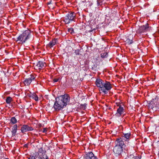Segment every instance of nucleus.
<instances>
[{
  "label": "nucleus",
  "mask_w": 159,
  "mask_h": 159,
  "mask_svg": "<svg viewBox=\"0 0 159 159\" xmlns=\"http://www.w3.org/2000/svg\"><path fill=\"white\" fill-rule=\"evenodd\" d=\"M56 98V101L54 102L53 107L55 109H61L69 103L70 97L67 95H61L58 98Z\"/></svg>",
  "instance_id": "obj_1"
},
{
  "label": "nucleus",
  "mask_w": 159,
  "mask_h": 159,
  "mask_svg": "<svg viewBox=\"0 0 159 159\" xmlns=\"http://www.w3.org/2000/svg\"><path fill=\"white\" fill-rule=\"evenodd\" d=\"M32 32L29 30H26L20 34L16 38V42L20 41L22 44L26 43L27 41L34 40V37Z\"/></svg>",
  "instance_id": "obj_2"
},
{
  "label": "nucleus",
  "mask_w": 159,
  "mask_h": 159,
  "mask_svg": "<svg viewBox=\"0 0 159 159\" xmlns=\"http://www.w3.org/2000/svg\"><path fill=\"white\" fill-rule=\"evenodd\" d=\"M122 143V142H120L116 139L115 141L116 145L113 148V152L116 156L121 154L123 151V148L126 151H127L130 148L129 144H127V147H126L125 144Z\"/></svg>",
  "instance_id": "obj_3"
},
{
  "label": "nucleus",
  "mask_w": 159,
  "mask_h": 159,
  "mask_svg": "<svg viewBox=\"0 0 159 159\" xmlns=\"http://www.w3.org/2000/svg\"><path fill=\"white\" fill-rule=\"evenodd\" d=\"M76 13L72 12L66 14L64 17L63 21L66 24H68L72 21H75Z\"/></svg>",
  "instance_id": "obj_4"
},
{
  "label": "nucleus",
  "mask_w": 159,
  "mask_h": 159,
  "mask_svg": "<svg viewBox=\"0 0 159 159\" xmlns=\"http://www.w3.org/2000/svg\"><path fill=\"white\" fill-rule=\"evenodd\" d=\"M101 89H99L100 91L102 92L104 94H105L108 93V91L112 88L111 85L109 82L105 81V82L103 85Z\"/></svg>",
  "instance_id": "obj_5"
},
{
  "label": "nucleus",
  "mask_w": 159,
  "mask_h": 159,
  "mask_svg": "<svg viewBox=\"0 0 159 159\" xmlns=\"http://www.w3.org/2000/svg\"><path fill=\"white\" fill-rule=\"evenodd\" d=\"M151 30H152V27L149 26L148 24L147 23L145 25L140 26L138 31L139 33L143 34H146L147 31H149Z\"/></svg>",
  "instance_id": "obj_6"
},
{
  "label": "nucleus",
  "mask_w": 159,
  "mask_h": 159,
  "mask_svg": "<svg viewBox=\"0 0 159 159\" xmlns=\"http://www.w3.org/2000/svg\"><path fill=\"white\" fill-rule=\"evenodd\" d=\"M130 136L131 134L129 133H123L120 137L117 139H116L120 142H122V143H125L124 141L128 142L129 140Z\"/></svg>",
  "instance_id": "obj_7"
},
{
  "label": "nucleus",
  "mask_w": 159,
  "mask_h": 159,
  "mask_svg": "<svg viewBox=\"0 0 159 159\" xmlns=\"http://www.w3.org/2000/svg\"><path fill=\"white\" fill-rule=\"evenodd\" d=\"M35 77L33 75L31 74L30 77L25 79L23 83L25 86H29L31 84L32 80H35Z\"/></svg>",
  "instance_id": "obj_8"
},
{
  "label": "nucleus",
  "mask_w": 159,
  "mask_h": 159,
  "mask_svg": "<svg viewBox=\"0 0 159 159\" xmlns=\"http://www.w3.org/2000/svg\"><path fill=\"white\" fill-rule=\"evenodd\" d=\"M85 159H98L97 156L95 155L92 152H89L84 156Z\"/></svg>",
  "instance_id": "obj_9"
},
{
  "label": "nucleus",
  "mask_w": 159,
  "mask_h": 159,
  "mask_svg": "<svg viewBox=\"0 0 159 159\" xmlns=\"http://www.w3.org/2000/svg\"><path fill=\"white\" fill-rule=\"evenodd\" d=\"M46 152V150L45 149L43 150V148H41L39 149L38 152L36 153V154H37V155H38V154H39V155L40 156L39 158H43V159H45L44 157V155H46L47 157L46 158H47V159H49L48 158L47 155L45 154Z\"/></svg>",
  "instance_id": "obj_10"
},
{
  "label": "nucleus",
  "mask_w": 159,
  "mask_h": 159,
  "mask_svg": "<svg viewBox=\"0 0 159 159\" xmlns=\"http://www.w3.org/2000/svg\"><path fill=\"white\" fill-rule=\"evenodd\" d=\"M33 129L32 127L26 125H24L21 127V130L22 133H24L25 132L32 131Z\"/></svg>",
  "instance_id": "obj_11"
},
{
  "label": "nucleus",
  "mask_w": 159,
  "mask_h": 159,
  "mask_svg": "<svg viewBox=\"0 0 159 159\" xmlns=\"http://www.w3.org/2000/svg\"><path fill=\"white\" fill-rule=\"evenodd\" d=\"M27 96H28L30 98L34 99L36 101H38L39 98L37 95L34 92L31 93L30 92V93H27Z\"/></svg>",
  "instance_id": "obj_12"
},
{
  "label": "nucleus",
  "mask_w": 159,
  "mask_h": 159,
  "mask_svg": "<svg viewBox=\"0 0 159 159\" xmlns=\"http://www.w3.org/2000/svg\"><path fill=\"white\" fill-rule=\"evenodd\" d=\"M105 81L100 79H96L95 83L97 87L99 88V89H101Z\"/></svg>",
  "instance_id": "obj_13"
},
{
  "label": "nucleus",
  "mask_w": 159,
  "mask_h": 159,
  "mask_svg": "<svg viewBox=\"0 0 159 159\" xmlns=\"http://www.w3.org/2000/svg\"><path fill=\"white\" fill-rule=\"evenodd\" d=\"M57 39H53L52 41H50V42L47 44V46L51 48L57 43Z\"/></svg>",
  "instance_id": "obj_14"
},
{
  "label": "nucleus",
  "mask_w": 159,
  "mask_h": 159,
  "mask_svg": "<svg viewBox=\"0 0 159 159\" xmlns=\"http://www.w3.org/2000/svg\"><path fill=\"white\" fill-rule=\"evenodd\" d=\"M44 63H43V61H39L36 64L35 67L39 70L41 69L43 67H45Z\"/></svg>",
  "instance_id": "obj_15"
},
{
  "label": "nucleus",
  "mask_w": 159,
  "mask_h": 159,
  "mask_svg": "<svg viewBox=\"0 0 159 159\" xmlns=\"http://www.w3.org/2000/svg\"><path fill=\"white\" fill-rule=\"evenodd\" d=\"M124 110H117V112L115 114L116 117H119L124 113Z\"/></svg>",
  "instance_id": "obj_16"
},
{
  "label": "nucleus",
  "mask_w": 159,
  "mask_h": 159,
  "mask_svg": "<svg viewBox=\"0 0 159 159\" xmlns=\"http://www.w3.org/2000/svg\"><path fill=\"white\" fill-rule=\"evenodd\" d=\"M156 99H158L157 97H156L155 99H152V100L150 102L148 105V107L150 108L153 109L154 107V104L153 102L155 100H156Z\"/></svg>",
  "instance_id": "obj_17"
},
{
  "label": "nucleus",
  "mask_w": 159,
  "mask_h": 159,
  "mask_svg": "<svg viewBox=\"0 0 159 159\" xmlns=\"http://www.w3.org/2000/svg\"><path fill=\"white\" fill-rule=\"evenodd\" d=\"M75 111L74 112H76L75 113H76V112H78L80 113V114L82 116H84L85 115V112L84 111H82V110H74Z\"/></svg>",
  "instance_id": "obj_18"
},
{
  "label": "nucleus",
  "mask_w": 159,
  "mask_h": 159,
  "mask_svg": "<svg viewBox=\"0 0 159 159\" xmlns=\"http://www.w3.org/2000/svg\"><path fill=\"white\" fill-rule=\"evenodd\" d=\"M108 53L107 52H105L101 54V57L103 58H106L108 57Z\"/></svg>",
  "instance_id": "obj_19"
},
{
  "label": "nucleus",
  "mask_w": 159,
  "mask_h": 159,
  "mask_svg": "<svg viewBox=\"0 0 159 159\" xmlns=\"http://www.w3.org/2000/svg\"><path fill=\"white\" fill-rule=\"evenodd\" d=\"M12 101V98L10 97H7L6 99V102L7 104H9Z\"/></svg>",
  "instance_id": "obj_20"
},
{
  "label": "nucleus",
  "mask_w": 159,
  "mask_h": 159,
  "mask_svg": "<svg viewBox=\"0 0 159 159\" xmlns=\"http://www.w3.org/2000/svg\"><path fill=\"white\" fill-rule=\"evenodd\" d=\"M132 39H130L129 38H127L126 39V40L125 41V42L128 43L129 45L133 43V40H132Z\"/></svg>",
  "instance_id": "obj_21"
},
{
  "label": "nucleus",
  "mask_w": 159,
  "mask_h": 159,
  "mask_svg": "<svg viewBox=\"0 0 159 159\" xmlns=\"http://www.w3.org/2000/svg\"><path fill=\"white\" fill-rule=\"evenodd\" d=\"M11 122L13 124H15L17 123V120L15 118V117H14L11 118Z\"/></svg>",
  "instance_id": "obj_22"
},
{
  "label": "nucleus",
  "mask_w": 159,
  "mask_h": 159,
  "mask_svg": "<svg viewBox=\"0 0 159 159\" xmlns=\"http://www.w3.org/2000/svg\"><path fill=\"white\" fill-rule=\"evenodd\" d=\"M68 31L72 34H74L75 33L73 29L71 27L68 28Z\"/></svg>",
  "instance_id": "obj_23"
},
{
  "label": "nucleus",
  "mask_w": 159,
  "mask_h": 159,
  "mask_svg": "<svg viewBox=\"0 0 159 159\" xmlns=\"http://www.w3.org/2000/svg\"><path fill=\"white\" fill-rule=\"evenodd\" d=\"M117 106L119 107L117 108V109H124V106L123 105H121L119 104L117 105Z\"/></svg>",
  "instance_id": "obj_24"
},
{
  "label": "nucleus",
  "mask_w": 159,
  "mask_h": 159,
  "mask_svg": "<svg viewBox=\"0 0 159 159\" xmlns=\"http://www.w3.org/2000/svg\"><path fill=\"white\" fill-rule=\"evenodd\" d=\"M61 113L64 114L65 113L66 114L68 112H74V111H73V110H72V111H66L67 110H61Z\"/></svg>",
  "instance_id": "obj_25"
},
{
  "label": "nucleus",
  "mask_w": 159,
  "mask_h": 159,
  "mask_svg": "<svg viewBox=\"0 0 159 159\" xmlns=\"http://www.w3.org/2000/svg\"><path fill=\"white\" fill-rule=\"evenodd\" d=\"M38 155H37L36 154L35 156H30L29 158V159H38Z\"/></svg>",
  "instance_id": "obj_26"
},
{
  "label": "nucleus",
  "mask_w": 159,
  "mask_h": 159,
  "mask_svg": "<svg viewBox=\"0 0 159 159\" xmlns=\"http://www.w3.org/2000/svg\"><path fill=\"white\" fill-rule=\"evenodd\" d=\"M91 69L94 71H96L97 70V66L94 64L92 66Z\"/></svg>",
  "instance_id": "obj_27"
},
{
  "label": "nucleus",
  "mask_w": 159,
  "mask_h": 159,
  "mask_svg": "<svg viewBox=\"0 0 159 159\" xmlns=\"http://www.w3.org/2000/svg\"><path fill=\"white\" fill-rule=\"evenodd\" d=\"M87 104L84 103L83 104L81 105V108L83 109H85L86 108Z\"/></svg>",
  "instance_id": "obj_28"
},
{
  "label": "nucleus",
  "mask_w": 159,
  "mask_h": 159,
  "mask_svg": "<svg viewBox=\"0 0 159 159\" xmlns=\"http://www.w3.org/2000/svg\"><path fill=\"white\" fill-rule=\"evenodd\" d=\"M17 125L16 124L14 125L12 128V129H13L14 130H17Z\"/></svg>",
  "instance_id": "obj_29"
},
{
  "label": "nucleus",
  "mask_w": 159,
  "mask_h": 159,
  "mask_svg": "<svg viewBox=\"0 0 159 159\" xmlns=\"http://www.w3.org/2000/svg\"><path fill=\"white\" fill-rule=\"evenodd\" d=\"M11 132L12 133V136H15L16 135V133L17 132V130H14L13 129H12Z\"/></svg>",
  "instance_id": "obj_30"
},
{
  "label": "nucleus",
  "mask_w": 159,
  "mask_h": 159,
  "mask_svg": "<svg viewBox=\"0 0 159 159\" xmlns=\"http://www.w3.org/2000/svg\"><path fill=\"white\" fill-rule=\"evenodd\" d=\"M86 6L88 7H90L93 5V3L91 2H86Z\"/></svg>",
  "instance_id": "obj_31"
},
{
  "label": "nucleus",
  "mask_w": 159,
  "mask_h": 159,
  "mask_svg": "<svg viewBox=\"0 0 159 159\" xmlns=\"http://www.w3.org/2000/svg\"><path fill=\"white\" fill-rule=\"evenodd\" d=\"M75 52L76 55H79L80 54V50L79 49L76 50Z\"/></svg>",
  "instance_id": "obj_32"
},
{
  "label": "nucleus",
  "mask_w": 159,
  "mask_h": 159,
  "mask_svg": "<svg viewBox=\"0 0 159 159\" xmlns=\"http://www.w3.org/2000/svg\"><path fill=\"white\" fill-rule=\"evenodd\" d=\"M59 80V79H54L53 80V81L54 82H56L58 81Z\"/></svg>",
  "instance_id": "obj_33"
},
{
  "label": "nucleus",
  "mask_w": 159,
  "mask_h": 159,
  "mask_svg": "<svg viewBox=\"0 0 159 159\" xmlns=\"http://www.w3.org/2000/svg\"><path fill=\"white\" fill-rule=\"evenodd\" d=\"M47 131V129L46 128H44L43 129V132L45 133Z\"/></svg>",
  "instance_id": "obj_34"
},
{
  "label": "nucleus",
  "mask_w": 159,
  "mask_h": 159,
  "mask_svg": "<svg viewBox=\"0 0 159 159\" xmlns=\"http://www.w3.org/2000/svg\"><path fill=\"white\" fill-rule=\"evenodd\" d=\"M52 0H50L49 2H48L47 4L49 5V4H52Z\"/></svg>",
  "instance_id": "obj_35"
},
{
  "label": "nucleus",
  "mask_w": 159,
  "mask_h": 159,
  "mask_svg": "<svg viewBox=\"0 0 159 159\" xmlns=\"http://www.w3.org/2000/svg\"><path fill=\"white\" fill-rule=\"evenodd\" d=\"M128 159H136V158L135 157H133L132 158H131L130 157H128Z\"/></svg>",
  "instance_id": "obj_36"
},
{
  "label": "nucleus",
  "mask_w": 159,
  "mask_h": 159,
  "mask_svg": "<svg viewBox=\"0 0 159 159\" xmlns=\"http://www.w3.org/2000/svg\"><path fill=\"white\" fill-rule=\"evenodd\" d=\"M38 155V157L37 158V159H40L39 157H40V156L39 155V154H38V155Z\"/></svg>",
  "instance_id": "obj_37"
},
{
  "label": "nucleus",
  "mask_w": 159,
  "mask_h": 159,
  "mask_svg": "<svg viewBox=\"0 0 159 159\" xmlns=\"http://www.w3.org/2000/svg\"><path fill=\"white\" fill-rule=\"evenodd\" d=\"M158 108H159V104H158Z\"/></svg>",
  "instance_id": "obj_38"
},
{
  "label": "nucleus",
  "mask_w": 159,
  "mask_h": 159,
  "mask_svg": "<svg viewBox=\"0 0 159 159\" xmlns=\"http://www.w3.org/2000/svg\"><path fill=\"white\" fill-rule=\"evenodd\" d=\"M97 2L98 3V0L97 1Z\"/></svg>",
  "instance_id": "obj_39"
},
{
  "label": "nucleus",
  "mask_w": 159,
  "mask_h": 159,
  "mask_svg": "<svg viewBox=\"0 0 159 159\" xmlns=\"http://www.w3.org/2000/svg\"><path fill=\"white\" fill-rule=\"evenodd\" d=\"M111 108H109L108 109H110Z\"/></svg>",
  "instance_id": "obj_40"
},
{
  "label": "nucleus",
  "mask_w": 159,
  "mask_h": 159,
  "mask_svg": "<svg viewBox=\"0 0 159 159\" xmlns=\"http://www.w3.org/2000/svg\"><path fill=\"white\" fill-rule=\"evenodd\" d=\"M5 159H9L8 158H6Z\"/></svg>",
  "instance_id": "obj_41"
},
{
  "label": "nucleus",
  "mask_w": 159,
  "mask_h": 159,
  "mask_svg": "<svg viewBox=\"0 0 159 159\" xmlns=\"http://www.w3.org/2000/svg\"><path fill=\"white\" fill-rule=\"evenodd\" d=\"M56 110V111H57V110ZM58 110V111H59V110Z\"/></svg>",
  "instance_id": "obj_42"
}]
</instances>
